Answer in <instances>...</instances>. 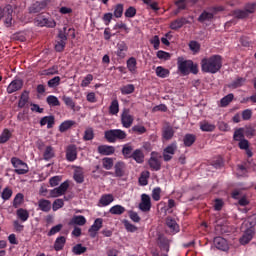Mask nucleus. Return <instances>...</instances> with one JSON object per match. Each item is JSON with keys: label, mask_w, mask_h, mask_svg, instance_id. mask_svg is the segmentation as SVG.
Segmentation results:
<instances>
[{"label": "nucleus", "mask_w": 256, "mask_h": 256, "mask_svg": "<svg viewBox=\"0 0 256 256\" xmlns=\"http://www.w3.org/2000/svg\"><path fill=\"white\" fill-rule=\"evenodd\" d=\"M200 65L203 73L215 75V73H219L221 67H223V57L215 54L208 58H203Z\"/></svg>", "instance_id": "1"}, {"label": "nucleus", "mask_w": 256, "mask_h": 256, "mask_svg": "<svg viewBox=\"0 0 256 256\" xmlns=\"http://www.w3.org/2000/svg\"><path fill=\"white\" fill-rule=\"evenodd\" d=\"M178 71L184 77L193 73V75H197L199 73V66L193 63V60H185L184 57H179L177 59Z\"/></svg>", "instance_id": "2"}, {"label": "nucleus", "mask_w": 256, "mask_h": 256, "mask_svg": "<svg viewBox=\"0 0 256 256\" xmlns=\"http://www.w3.org/2000/svg\"><path fill=\"white\" fill-rule=\"evenodd\" d=\"M104 138L108 143H117L127 139V132L121 129H111L104 132Z\"/></svg>", "instance_id": "3"}, {"label": "nucleus", "mask_w": 256, "mask_h": 256, "mask_svg": "<svg viewBox=\"0 0 256 256\" xmlns=\"http://www.w3.org/2000/svg\"><path fill=\"white\" fill-rule=\"evenodd\" d=\"M10 162L12 167H14V173H16V175H27V173H29V165L23 162V160L12 157Z\"/></svg>", "instance_id": "4"}, {"label": "nucleus", "mask_w": 256, "mask_h": 256, "mask_svg": "<svg viewBox=\"0 0 256 256\" xmlns=\"http://www.w3.org/2000/svg\"><path fill=\"white\" fill-rule=\"evenodd\" d=\"M5 17L6 27H11L13 21V6L6 5L4 8L0 7V21Z\"/></svg>", "instance_id": "5"}, {"label": "nucleus", "mask_w": 256, "mask_h": 256, "mask_svg": "<svg viewBox=\"0 0 256 256\" xmlns=\"http://www.w3.org/2000/svg\"><path fill=\"white\" fill-rule=\"evenodd\" d=\"M161 155L157 152H151L148 165L152 171H161Z\"/></svg>", "instance_id": "6"}, {"label": "nucleus", "mask_w": 256, "mask_h": 256, "mask_svg": "<svg viewBox=\"0 0 256 256\" xmlns=\"http://www.w3.org/2000/svg\"><path fill=\"white\" fill-rule=\"evenodd\" d=\"M35 21L39 27H49L53 29L57 26V23L55 20H53V18H47L44 15L38 16Z\"/></svg>", "instance_id": "7"}, {"label": "nucleus", "mask_w": 256, "mask_h": 256, "mask_svg": "<svg viewBox=\"0 0 256 256\" xmlns=\"http://www.w3.org/2000/svg\"><path fill=\"white\" fill-rule=\"evenodd\" d=\"M133 121H134V118L130 114V110L124 109L121 114V123H122L123 127H125V129H129V127H131V125H133Z\"/></svg>", "instance_id": "8"}, {"label": "nucleus", "mask_w": 256, "mask_h": 256, "mask_svg": "<svg viewBox=\"0 0 256 256\" xmlns=\"http://www.w3.org/2000/svg\"><path fill=\"white\" fill-rule=\"evenodd\" d=\"M175 151H177V143H172L168 145L164 150H163V160L165 162L171 161L173 159V155H175Z\"/></svg>", "instance_id": "9"}, {"label": "nucleus", "mask_w": 256, "mask_h": 256, "mask_svg": "<svg viewBox=\"0 0 256 256\" xmlns=\"http://www.w3.org/2000/svg\"><path fill=\"white\" fill-rule=\"evenodd\" d=\"M67 189H69V181H64L59 187L54 188L50 191L51 197H61L67 193Z\"/></svg>", "instance_id": "10"}, {"label": "nucleus", "mask_w": 256, "mask_h": 256, "mask_svg": "<svg viewBox=\"0 0 256 256\" xmlns=\"http://www.w3.org/2000/svg\"><path fill=\"white\" fill-rule=\"evenodd\" d=\"M127 51H129V46H127V43H125V41H120L116 45L115 55L118 57V59H125V57H127Z\"/></svg>", "instance_id": "11"}, {"label": "nucleus", "mask_w": 256, "mask_h": 256, "mask_svg": "<svg viewBox=\"0 0 256 256\" xmlns=\"http://www.w3.org/2000/svg\"><path fill=\"white\" fill-rule=\"evenodd\" d=\"M140 211H143V213H147L148 211H151V197L147 194L141 195V202L139 204Z\"/></svg>", "instance_id": "12"}, {"label": "nucleus", "mask_w": 256, "mask_h": 256, "mask_svg": "<svg viewBox=\"0 0 256 256\" xmlns=\"http://www.w3.org/2000/svg\"><path fill=\"white\" fill-rule=\"evenodd\" d=\"M102 227L103 218H97L88 230L90 237H92V239H95V237H97V232H99Z\"/></svg>", "instance_id": "13"}, {"label": "nucleus", "mask_w": 256, "mask_h": 256, "mask_svg": "<svg viewBox=\"0 0 256 256\" xmlns=\"http://www.w3.org/2000/svg\"><path fill=\"white\" fill-rule=\"evenodd\" d=\"M66 160L69 163H73V161H77V146L75 144H70L66 148Z\"/></svg>", "instance_id": "14"}, {"label": "nucleus", "mask_w": 256, "mask_h": 256, "mask_svg": "<svg viewBox=\"0 0 256 256\" xmlns=\"http://www.w3.org/2000/svg\"><path fill=\"white\" fill-rule=\"evenodd\" d=\"M47 8V0H43V1H37L35 3H33L28 11L29 13L33 14V13H41V11L45 10Z\"/></svg>", "instance_id": "15"}, {"label": "nucleus", "mask_w": 256, "mask_h": 256, "mask_svg": "<svg viewBox=\"0 0 256 256\" xmlns=\"http://www.w3.org/2000/svg\"><path fill=\"white\" fill-rule=\"evenodd\" d=\"M23 89V80L15 79L7 87V93L9 95L16 93V91H21Z\"/></svg>", "instance_id": "16"}, {"label": "nucleus", "mask_w": 256, "mask_h": 256, "mask_svg": "<svg viewBox=\"0 0 256 256\" xmlns=\"http://www.w3.org/2000/svg\"><path fill=\"white\" fill-rule=\"evenodd\" d=\"M184 25H189V20L185 17H180L170 23V29L172 31H179Z\"/></svg>", "instance_id": "17"}, {"label": "nucleus", "mask_w": 256, "mask_h": 256, "mask_svg": "<svg viewBox=\"0 0 256 256\" xmlns=\"http://www.w3.org/2000/svg\"><path fill=\"white\" fill-rule=\"evenodd\" d=\"M214 246L216 249H219L220 251H227L229 249V245L227 244V240L221 236H217L214 238Z\"/></svg>", "instance_id": "18"}, {"label": "nucleus", "mask_w": 256, "mask_h": 256, "mask_svg": "<svg viewBox=\"0 0 256 256\" xmlns=\"http://www.w3.org/2000/svg\"><path fill=\"white\" fill-rule=\"evenodd\" d=\"M114 201L115 197H113V194H103L98 201V207H107Z\"/></svg>", "instance_id": "19"}, {"label": "nucleus", "mask_w": 256, "mask_h": 256, "mask_svg": "<svg viewBox=\"0 0 256 256\" xmlns=\"http://www.w3.org/2000/svg\"><path fill=\"white\" fill-rule=\"evenodd\" d=\"M38 209L43 211V213H49L51 211V202L47 199H40L38 201Z\"/></svg>", "instance_id": "20"}, {"label": "nucleus", "mask_w": 256, "mask_h": 256, "mask_svg": "<svg viewBox=\"0 0 256 256\" xmlns=\"http://www.w3.org/2000/svg\"><path fill=\"white\" fill-rule=\"evenodd\" d=\"M41 127H45L47 125V129H52L55 125V116H44L40 120Z\"/></svg>", "instance_id": "21"}, {"label": "nucleus", "mask_w": 256, "mask_h": 256, "mask_svg": "<svg viewBox=\"0 0 256 256\" xmlns=\"http://www.w3.org/2000/svg\"><path fill=\"white\" fill-rule=\"evenodd\" d=\"M126 66H127L128 71L130 73H132L133 75H135V73H137V58L130 57L126 61Z\"/></svg>", "instance_id": "22"}, {"label": "nucleus", "mask_w": 256, "mask_h": 256, "mask_svg": "<svg viewBox=\"0 0 256 256\" xmlns=\"http://www.w3.org/2000/svg\"><path fill=\"white\" fill-rule=\"evenodd\" d=\"M98 153L100 155H113L115 153V147L109 145L98 146Z\"/></svg>", "instance_id": "23"}, {"label": "nucleus", "mask_w": 256, "mask_h": 256, "mask_svg": "<svg viewBox=\"0 0 256 256\" xmlns=\"http://www.w3.org/2000/svg\"><path fill=\"white\" fill-rule=\"evenodd\" d=\"M115 177H123L125 175V162L119 161L114 165Z\"/></svg>", "instance_id": "24"}, {"label": "nucleus", "mask_w": 256, "mask_h": 256, "mask_svg": "<svg viewBox=\"0 0 256 256\" xmlns=\"http://www.w3.org/2000/svg\"><path fill=\"white\" fill-rule=\"evenodd\" d=\"M166 225L170 229L171 233H179V224H177L175 219L168 217L166 219Z\"/></svg>", "instance_id": "25"}, {"label": "nucleus", "mask_w": 256, "mask_h": 256, "mask_svg": "<svg viewBox=\"0 0 256 256\" xmlns=\"http://www.w3.org/2000/svg\"><path fill=\"white\" fill-rule=\"evenodd\" d=\"M87 223V219L83 215L73 216L70 220L69 225H79L80 227H83Z\"/></svg>", "instance_id": "26"}, {"label": "nucleus", "mask_w": 256, "mask_h": 256, "mask_svg": "<svg viewBox=\"0 0 256 256\" xmlns=\"http://www.w3.org/2000/svg\"><path fill=\"white\" fill-rule=\"evenodd\" d=\"M131 159L136 161V163L141 164L145 161V154H143L141 149H136L133 151Z\"/></svg>", "instance_id": "27"}, {"label": "nucleus", "mask_w": 256, "mask_h": 256, "mask_svg": "<svg viewBox=\"0 0 256 256\" xmlns=\"http://www.w3.org/2000/svg\"><path fill=\"white\" fill-rule=\"evenodd\" d=\"M23 203H25V196L23 193H17L12 202L14 209H19Z\"/></svg>", "instance_id": "28"}, {"label": "nucleus", "mask_w": 256, "mask_h": 256, "mask_svg": "<svg viewBox=\"0 0 256 256\" xmlns=\"http://www.w3.org/2000/svg\"><path fill=\"white\" fill-rule=\"evenodd\" d=\"M28 103H29V91L24 90L18 101L19 109H23V107H25V105H27Z\"/></svg>", "instance_id": "29"}, {"label": "nucleus", "mask_w": 256, "mask_h": 256, "mask_svg": "<svg viewBox=\"0 0 256 256\" xmlns=\"http://www.w3.org/2000/svg\"><path fill=\"white\" fill-rule=\"evenodd\" d=\"M74 181H76V183H83L85 181V175L83 174V168L81 167H76V169L74 170Z\"/></svg>", "instance_id": "30"}, {"label": "nucleus", "mask_w": 256, "mask_h": 256, "mask_svg": "<svg viewBox=\"0 0 256 256\" xmlns=\"http://www.w3.org/2000/svg\"><path fill=\"white\" fill-rule=\"evenodd\" d=\"M65 243H67V239L65 236H59L56 238L54 242V249L55 251H63V247H65Z\"/></svg>", "instance_id": "31"}, {"label": "nucleus", "mask_w": 256, "mask_h": 256, "mask_svg": "<svg viewBox=\"0 0 256 256\" xmlns=\"http://www.w3.org/2000/svg\"><path fill=\"white\" fill-rule=\"evenodd\" d=\"M246 81H247V79H245L243 77H238L234 81H232L228 85V87H229V89H239V87H243V85H245Z\"/></svg>", "instance_id": "32"}, {"label": "nucleus", "mask_w": 256, "mask_h": 256, "mask_svg": "<svg viewBox=\"0 0 256 256\" xmlns=\"http://www.w3.org/2000/svg\"><path fill=\"white\" fill-rule=\"evenodd\" d=\"M16 215L17 218L20 219V221H22V223H25V221L29 220V211L27 209L19 208L16 211Z\"/></svg>", "instance_id": "33"}, {"label": "nucleus", "mask_w": 256, "mask_h": 256, "mask_svg": "<svg viewBox=\"0 0 256 256\" xmlns=\"http://www.w3.org/2000/svg\"><path fill=\"white\" fill-rule=\"evenodd\" d=\"M251 239H253L252 230H246L243 236L240 238V244L247 245V243L251 242Z\"/></svg>", "instance_id": "34"}, {"label": "nucleus", "mask_w": 256, "mask_h": 256, "mask_svg": "<svg viewBox=\"0 0 256 256\" xmlns=\"http://www.w3.org/2000/svg\"><path fill=\"white\" fill-rule=\"evenodd\" d=\"M195 141H197V136H195V134H185L183 138L185 147H191Z\"/></svg>", "instance_id": "35"}, {"label": "nucleus", "mask_w": 256, "mask_h": 256, "mask_svg": "<svg viewBox=\"0 0 256 256\" xmlns=\"http://www.w3.org/2000/svg\"><path fill=\"white\" fill-rule=\"evenodd\" d=\"M234 99L235 95L233 93L227 94L220 100V107H228Z\"/></svg>", "instance_id": "36"}, {"label": "nucleus", "mask_w": 256, "mask_h": 256, "mask_svg": "<svg viewBox=\"0 0 256 256\" xmlns=\"http://www.w3.org/2000/svg\"><path fill=\"white\" fill-rule=\"evenodd\" d=\"M75 125V121L73 120H66L62 122L59 126L60 133H65V131H69Z\"/></svg>", "instance_id": "37"}, {"label": "nucleus", "mask_w": 256, "mask_h": 256, "mask_svg": "<svg viewBox=\"0 0 256 256\" xmlns=\"http://www.w3.org/2000/svg\"><path fill=\"white\" fill-rule=\"evenodd\" d=\"M151 173H149V171H144L141 173L140 177H139V185H141L142 187H145L147 185H149V177H150Z\"/></svg>", "instance_id": "38"}, {"label": "nucleus", "mask_w": 256, "mask_h": 256, "mask_svg": "<svg viewBox=\"0 0 256 256\" xmlns=\"http://www.w3.org/2000/svg\"><path fill=\"white\" fill-rule=\"evenodd\" d=\"M156 75L157 77H160V79H166V77H169L170 72L169 69L164 68L163 66H158L156 68Z\"/></svg>", "instance_id": "39"}, {"label": "nucleus", "mask_w": 256, "mask_h": 256, "mask_svg": "<svg viewBox=\"0 0 256 256\" xmlns=\"http://www.w3.org/2000/svg\"><path fill=\"white\" fill-rule=\"evenodd\" d=\"M109 213H111V215H123V213H125V207L119 204L114 205L109 209Z\"/></svg>", "instance_id": "40"}, {"label": "nucleus", "mask_w": 256, "mask_h": 256, "mask_svg": "<svg viewBox=\"0 0 256 256\" xmlns=\"http://www.w3.org/2000/svg\"><path fill=\"white\" fill-rule=\"evenodd\" d=\"M122 155L125 159H131L133 157V146L126 144L122 148Z\"/></svg>", "instance_id": "41"}, {"label": "nucleus", "mask_w": 256, "mask_h": 256, "mask_svg": "<svg viewBox=\"0 0 256 256\" xmlns=\"http://www.w3.org/2000/svg\"><path fill=\"white\" fill-rule=\"evenodd\" d=\"M214 15L211 12L203 11L198 17L199 23H205V21H211Z\"/></svg>", "instance_id": "42"}, {"label": "nucleus", "mask_w": 256, "mask_h": 256, "mask_svg": "<svg viewBox=\"0 0 256 256\" xmlns=\"http://www.w3.org/2000/svg\"><path fill=\"white\" fill-rule=\"evenodd\" d=\"M109 113L110 115H117V113H119V100L117 99L112 100L109 106Z\"/></svg>", "instance_id": "43"}, {"label": "nucleus", "mask_w": 256, "mask_h": 256, "mask_svg": "<svg viewBox=\"0 0 256 256\" xmlns=\"http://www.w3.org/2000/svg\"><path fill=\"white\" fill-rule=\"evenodd\" d=\"M200 129L201 131H204V132H213L215 131V125L207 122V121H203V122H200Z\"/></svg>", "instance_id": "44"}, {"label": "nucleus", "mask_w": 256, "mask_h": 256, "mask_svg": "<svg viewBox=\"0 0 256 256\" xmlns=\"http://www.w3.org/2000/svg\"><path fill=\"white\" fill-rule=\"evenodd\" d=\"M158 245L160 249L169 253V240L167 238L159 237L158 238Z\"/></svg>", "instance_id": "45"}, {"label": "nucleus", "mask_w": 256, "mask_h": 256, "mask_svg": "<svg viewBox=\"0 0 256 256\" xmlns=\"http://www.w3.org/2000/svg\"><path fill=\"white\" fill-rule=\"evenodd\" d=\"M120 91L122 95H131V93H135V85L133 84L124 85L120 88Z\"/></svg>", "instance_id": "46"}, {"label": "nucleus", "mask_w": 256, "mask_h": 256, "mask_svg": "<svg viewBox=\"0 0 256 256\" xmlns=\"http://www.w3.org/2000/svg\"><path fill=\"white\" fill-rule=\"evenodd\" d=\"M1 197L3 201H9V199L13 197V189H11L9 186L5 187L1 193Z\"/></svg>", "instance_id": "47"}, {"label": "nucleus", "mask_w": 256, "mask_h": 256, "mask_svg": "<svg viewBox=\"0 0 256 256\" xmlns=\"http://www.w3.org/2000/svg\"><path fill=\"white\" fill-rule=\"evenodd\" d=\"M43 157L45 161H50V159H53V157H55V151L51 146L46 147Z\"/></svg>", "instance_id": "48"}, {"label": "nucleus", "mask_w": 256, "mask_h": 256, "mask_svg": "<svg viewBox=\"0 0 256 256\" xmlns=\"http://www.w3.org/2000/svg\"><path fill=\"white\" fill-rule=\"evenodd\" d=\"M46 103H48L50 107H59V105H61V102H59V98L53 95H50L46 98Z\"/></svg>", "instance_id": "49"}, {"label": "nucleus", "mask_w": 256, "mask_h": 256, "mask_svg": "<svg viewBox=\"0 0 256 256\" xmlns=\"http://www.w3.org/2000/svg\"><path fill=\"white\" fill-rule=\"evenodd\" d=\"M11 139V131L9 129H4L3 132L0 135V143L4 144L7 143Z\"/></svg>", "instance_id": "50"}, {"label": "nucleus", "mask_w": 256, "mask_h": 256, "mask_svg": "<svg viewBox=\"0 0 256 256\" xmlns=\"http://www.w3.org/2000/svg\"><path fill=\"white\" fill-rule=\"evenodd\" d=\"M86 251L87 247L83 246L82 244H76L72 248V253H74V255H83V253H85Z\"/></svg>", "instance_id": "51"}, {"label": "nucleus", "mask_w": 256, "mask_h": 256, "mask_svg": "<svg viewBox=\"0 0 256 256\" xmlns=\"http://www.w3.org/2000/svg\"><path fill=\"white\" fill-rule=\"evenodd\" d=\"M62 101L64 102L66 107H69L70 109H72V111H75V101H73V98L69 96H63Z\"/></svg>", "instance_id": "52"}, {"label": "nucleus", "mask_w": 256, "mask_h": 256, "mask_svg": "<svg viewBox=\"0 0 256 256\" xmlns=\"http://www.w3.org/2000/svg\"><path fill=\"white\" fill-rule=\"evenodd\" d=\"M61 85V77L56 76L48 81V87L54 89V87H59Z\"/></svg>", "instance_id": "53"}, {"label": "nucleus", "mask_w": 256, "mask_h": 256, "mask_svg": "<svg viewBox=\"0 0 256 256\" xmlns=\"http://www.w3.org/2000/svg\"><path fill=\"white\" fill-rule=\"evenodd\" d=\"M94 138L95 133L93 132V128L86 129L83 136L84 141H93Z\"/></svg>", "instance_id": "54"}, {"label": "nucleus", "mask_w": 256, "mask_h": 256, "mask_svg": "<svg viewBox=\"0 0 256 256\" xmlns=\"http://www.w3.org/2000/svg\"><path fill=\"white\" fill-rule=\"evenodd\" d=\"M124 15L128 19H133V17L137 15V9L133 6H130L126 9Z\"/></svg>", "instance_id": "55"}, {"label": "nucleus", "mask_w": 256, "mask_h": 256, "mask_svg": "<svg viewBox=\"0 0 256 256\" xmlns=\"http://www.w3.org/2000/svg\"><path fill=\"white\" fill-rule=\"evenodd\" d=\"M102 163L103 168L106 169V171H110V169H113V158H103Z\"/></svg>", "instance_id": "56"}, {"label": "nucleus", "mask_w": 256, "mask_h": 256, "mask_svg": "<svg viewBox=\"0 0 256 256\" xmlns=\"http://www.w3.org/2000/svg\"><path fill=\"white\" fill-rule=\"evenodd\" d=\"M189 49L190 51H193V53H199V51L201 50V44H199V42L192 40L189 43Z\"/></svg>", "instance_id": "57"}, {"label": "nucleus", "mask_w": 256, "mask_h": 256, "mask_svg": "<svg viewBox=\"0 0 256 256\" xmlns=\"http://www.w3.org/2000/svg\"><path fill=\"white\" fill-rule=\"evenodd\" d=\"M59 73V66L54 65L51 68L43 70L42 75H57Z\"/></svg>", "instance_id": "58"}, {"label": "nucleus", "mask_w": 256, "mask_h": 256, "mask_svg": "<svg viewBox=\"0 0 256 256\" xmlns=\"http://www.w3.org/2000/svg\"><path fill=\"white\" fill-rule=\"evenodd\" d=\"M175 135V131L173 130V128L168 127L163 131V137L164 139H166L167 141H169V139H173V136Z\"/></svg>", "instance_id": "59"}, {"label": "nucleus", "mask_w": 256, "mask_h": 256, "mask_svg": "<svg viewBox=\"0 0 256 256\" xmlns=\"http://www.w3.org/2000/svg\"><path fill=\"white\" fill-rule=\"evenodd\" d=\"M156 56L158 59H162L163 61H169V59H171V54L163 50H159Z\"/></svg>", "instance_id": "60"}, {"label": "nucleus", "mask_w": 256, "mask_h": 256, "mask_svg": "<svg viewBox=\"0 0 256 256\" xmlns=\"http://www.w3.org/2000/svg\"><path fill=\"white\" fill-rule=\"evenodd\" d=\"M234 141H242L245 139V135L243 134V128H239L234 132L233 135Z\"/></svg>", "instance_id": "61"}, {"label": "nucleus", "mask_w": 256, "mask_h": 256, "mask_svg": "<svg viewBox=\"0 0 256 256\" xmlns=\"http://www.w3.org/2000/svg\"><path fill=\"white\" fill-rule=\"evenodd\" d=\"M114 17H116V19H120V17H123V4H117L115 6Z\"/></svg>", "instance_id": "62"}, {"label": "nucleus", "mask_w": 256, "mask_h": 256, "mask_svg": "<svg viewBox=\"0 0 256 256\" xmlns=\"http://www.w3.org/2000/svg\"><path fill=\"white\" fill-rule=\"evenodd\" d=\"M65 202L63 199H56L52 204L53 211H59V209H62L64 207Z\"/></svg>", "instance_id": "63"}, {"label": "nucleus", "mask_w": 256, "mask_h": 256, "mask_svg": "<svg viewBox=\"0 0 256 256\" xmlns=\"http://www.w3.org/2000/svg\"><path fill=\"white\" fill-rule=\"evenodd\" d=\"M91 81H93V74H88L81 82V87H89L91 85Z\"/></svg>", "instance_id": "64"}]
</instances>
